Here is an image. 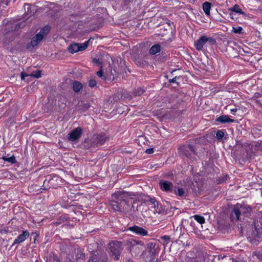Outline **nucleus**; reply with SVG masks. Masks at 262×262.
<instances>
[{
    "label": "nucleus",
    "mask_w": 262,
    "mask_h": 262,
    "mask_svg": "<svg viewBox=\"0 0 262 262\" xmlns=\"http://www.w3.org/2000/svg\"><path fill=\"white\" fill-rule=\"evenodd\" d=\"M160 189L167 192H173V185L171 182L167 181L160 180L159 182Z\"/></svg>",
    "instance_id": "9"
},
{
    "label": "nucleus",
    "mask_w": 262,
    "mask_h": 262,
    "mask_svg": "<svg viewBox=\"0 0 262 262\" xmlns=\"http://www.w3.org/2000/svg\"><path fill=\"white\" fill-rule=\"evenodd\" d=\"M116 72L115 70H112L111 67L110 63H109V66L106 69V78L105 80L108 81H114L116 79Z\"/></svg>",
    "instance_id": "11"
},
{
    "label": "nucleus",
    "mask_w": 262,
    "mask_h": 262,
    "mask_svg": "<svg viewBox=\"0 0 262 262\" xmlns=\"http://www.w3.org/2000/svg\"><path fill=\"white\" fill-rule=\"evenodd\" d=\"M179 196H182L184 194V190L182 188H178L177 189H173V192Z\"/></svg>",
    "instance_id": "23"
},
{
    "label": "nucleus",
    "mask_w": 262,
    "mask_h": 262,
    "mask_svg": "<svg viewBox=\"0 0 262 262\" xmlns=\"http://www.w3.org/2000/svg\"><path fill=\"white\" fill-rule=\"evenodd\" d=\"M24 9H25V11H26V13H27V15H30V16L32 15L33 12H32L30 11V9H31L30 5H29L28 4H25Z\"/></svg>",
    "instance_id": "22"
},
{
    "label": "nucleus",
    "mask_w": 262,
    "mask_h": 262,
    "mask_svg": "<svg viewBox=\"0 0 262 262\" xmlns=\"http://www.w3.org/2000/svg\"><path fill=\"white\" fill-rule=\"evenodd\" d=\"M160 51L161 46L159 44H156L150 48L149 50V53L151 55H155Z\"/></svg>",
    "instance_id": "15"
},
{
    "label": "nucleus",
    "mask_w": 262,
    "mask_h": 262,
    "mask_svg": "<svg viewBox=\"0 0 262 262\" xmlns=\"http://www.w3.org/2000/svg\"><path fill=\"white\" fill-rule=\"evenodd\" d=\"M96 83H89V86L93 88L96 86Z\"/></svg>",
    "instance_id": "34"
},
{
    "label": "nucleus",
    "mask_w": 262,
    "mask_h": 262,
    "mask_svg": "<svg viewBox=\"0 0 262 262\" xmlns=\"http://www.w3.org/2000/svg\"><path fill=\"white\" fill-rule=\"evenodd\" d=\"M10 0H0V2L6 5H8Z\"/></svg>",
    "instance_id": "29"
},
{
    "label": "nucleus",
    "mask_w": 262,
    "mask_h": 262,
    "mask_svg": "<svg viewBox=\"0 0 262 262\" xmlns=\"http://www.w3.org/2000/svg\"><path fill=\"white\" fill-rule=\"evenodd\" d=\"M211 4L210 3L206 2L203 4V9L207 15H210V10L211 9Z\"/></svg>",
    "instance_id": "16"
},
{
    "label": "nucleus",
    "mask_w": 262,
    "mask_h": 262,
    "mask_svg": "<svg viewBox=\"0 0 262 262\" xmlns=\"http://www.w3.org/2000/svg\"><path fill=\"white\" fill-rule=\"evenodd\" d=\"M50 27L46 26L42 28L40 32L36 34L31 39L30 43L27 45V49L37 46L42 39L49 33Z\"/></svg>",
    "instance_id": "2"
},
{
    "label": "nucleus",
    "mask_w": 262,
    "mask_h": 262,
    "mask_svg": "<svg viewBox=\"0 0 262 262\" xmlns=\"http://www.w3.org/2000/svg\"><path fill=\"white\" fill-rule=\"evenodd\" d=\"M194 219L200 224H203L205 223V218L201 215H194L192 216Z\"/></svg>",
    "instance_id": "19"
},
{
    "label": "nucleus",
    "mask_w": 262,
    "mask_h": 262,
    "mask_svg": "<svg viewBox=\"0 0 262 262\" xmlns=\"http://www.w3.org/2000/svg\"><path fill=\"white\" fill-rule=\"evenodd\" d=\"M233 30L234 33L240 34L242 33L243 28L241 27H233Z\"/></svg>",
    "instance_id": "25"
},
{
    "label": "nucleus",
    "mask_w": 262,
    "mask_h": 262,
    "mask_svg": "<svg viewBox=\"0 0 262 262\" xmlns=\"http://www.w3.org/2000/svg\"><path fill=\"white\" fill-rule=\"evenodd\" d=\"M2 159L5 161L10 163L11 164H14L16 162L15 157L14 156H12L9 158H7L6 157H3Z\"/></svg>",
    "instance_id": "20"
},
{
    "label": "nucleus",
    "mask_w": 262,
    "mask_h": 262,
    "mask_svg": "<svg viewBox=\"0 0 262 262\" xmlns=\"http://www.w3.org/2000/svg\"><path fill=\"white\" fill-rule=\"evenodd\" d=\"M215 43L216 40L214 38L203 35L201 36L199 39L194 42V45L198 51H201L204 46H212Z\"/></svg>",
    "instance_id": "3"
},
{
    "label": "nucleus",
    "mask_w": 262,
    "mask_h": 262,
    "mask_svg": "<svg viewBox=\"0 0 262 262\" xmlns=\"http://www.w3.org/2000/svg\"><path fill=\"white\" fill-rule=\"evenodd\" d=\"M148 205L150 206L151 209H154L155 213H160L162 211L161 206L159 205L158 202L154 199H150L148 202Z\"/></svg>",
    "instance_id": "10"
},
{
    "label": "nucleus",
    "mask_w": 262,
    "mask_h": 262,
    "mask_svg": "<svg viewBox=\"0 0 262 262\" xmlns=\"http://www.w3.org/2000/svg\"><path fill=\"white\" fill-rule=\"evenodd\" d=\"M229 10L231 12H234L237 13H239L240 14H244V12L239 8V6L236 4L233 7L230 8Z\"/></svg>",
    "instance_id": "17"
},
{
    "label": "nucleus",
    "mask_w": 262,
    "mask_h": 262,
    "mask_svg": "<svg viewBox=\"0 0 262 262\" xmlns=\"http://www.w3.org/2000/svg\"><path fill=\"white\" fill-rule=\"evenodd\" d=\"M93 61L95 63H99V59H93Z\"/></svg>",
    "instance_id": "35"
},
{
    "label": "nucleus",
    "mask_w": 262,
    "mask_h": 262,
    "mask_svg": "<svg viewBox=\"0 0 262 262\" xmlns=\"http://www.w3.org/2000/svg\"><path fill=\"white\" fill-rule=\"evenodd\" d=\"M41 71L39 70L33 71L27 70L26 72H23L20 74L21 80H25L26 77H27L28 81L32 80L33 78H38L41 77Z\"/></svg>",
    "instance_id": "5"
},
{
    "label": "nucleus",
    "mask_w": 262,
    "mask_h": 262,
    "mask_svg": "<svg viewBox=\"0 0 262 262\" xmlns=\"http://www.w3.org/2000/svg\"><path fill=\"white\" fill-rule=\"evenodd\" d=\"M90 40H88L83 43H74L70 45L68 48L69 52L72 54L78 51H82L85 50L89 45Z\"/></svg>",
    "instance_id": "6"
},
{
    "label": "nucleus",
    "mask_w": 262,
    "mask_h": 262,
    "mask_svg": "<svg viewBox=\"0 0 262 262\" xmlns=\"http://www.w3.org/2000/svg\"><path fill=\"white\" fill-rule=\"evenodd\" d=\"M129 230L138 235L145 236L147 234V231L142 227L134 226L129 228Z\"/></svg>",
    "instance_id": "12"
},
{
    "label": "nucleus",
    "mask_w": 262,
    "mask_h": 262,
    "mask_svg": "<svg viewBox=\"0 0 262 262\" xmlns=\"http://www.w3.org/2000/svg\"><path fill=\"white\" fill-rule=\"evenodd\" d=\"M216 122H221L222 123L233 122L234 120L230 119L227 115H222L216 118Z\"/></svg>",
    "instance_id": "14"
},
{
    "label": "nucleus",
    "mask_w": 262,
    "mask_h": 262,
    "mask_svg": "<svg viewBox=\"0 0 262 262\" xmlns=\"http://www.w3.org/2000/svg\"><path fill=\"white\" fill-rule=\"evenodd\" d=\"M177 78V76H176L174 77H173L172 79H169V82H175Z\"/></svg>",
    "instance_id": "32"
},
{
    "label": "nucleus",
    "mask_w": 262,
    "mask_h": 262,
    "mask_svg": "<svg viewBox=\"0 0 262 262\" xmlns=\"http://www.w3.org/2000/svg\"><path fill=\"white\" fill-rule=\"evenodd\" d=\"M176 71V70L173 71L171 74H172V73H173V72H175Z\"/></svg>",
    "instance_id": "37"
},
{
    "label": "nucleus",
    "mask_w": 262,
    "mask_h": 262,
    "mask_svg": "<svg viewBox=\"0 0 262 262\" xmlns=\"http://www.w3.org/2000/svg\"><path fill=\"white\" fill-rule=\"evenodd\" d=\"M30 235L27 230L23 231L22 234L19 235L14 241L13 244H18L25 241Z\"/></svg>",
    "instance_id": "13"
},
{
    "label": "nucleus",
    "mask_w": 262,
    "mask_h": 262,
    "mask_svg": "<svg viewBox=\"0 0 262 262\" xmlns=\"http://www.w3.org/2000/svg\"><path fill=\"white\" fill-rule=\"evenodd\" d=\"M97 75L100 77L102 78V79H104V78H106V76L103 75L102 69H100V70L97 72Z\"/></svg>",
    "instance_id": "26"
},
{
    "label": "nucleus",
    "mask_w": 262,
    "mask_h": 262,
    "mask_svg": "<svg viewBox=\"0 0 262 262\" xmlns=\"http://www.w3.org/2000/svg\"><path fill=\"white\" fill-rule=\"evenodd\" d=\"M245 208L241 205L237 204L233 208L231 218L235 219L237 220H239V215L242 213H244Z\"/></svg>",
    "instance_id": "8"
},
{
    "label": "nucleus",
    "mask_w": 262,
    "mask_h": 262,
    "mask_svg": "<svg viewBox=\"0 0 262 262\" xmlns=\"http://www.w3.org/2000/svg\"><path fill=\"white\" fill-rule=\"evenodd\" d=\"M73 90L75 92H79L82 88L81 83H73Z\"/></svg>",
    "instance_id": "21"
},
{
    "label": "nucleus",
    "mask_w": 262,
    "mask_h": 262,
    "mask_svg": "<svg viewBox=\"0 0 262 262\" xmlns=\"http://www.w3.org/2000/svg\"><path fill=\"white\" fill-rule=\"evenodd\" d=\"M110 246L114 258L118 259L119 258L120 251L122 249V243L120 242L113 241L110 243Z\"/></svg>",
    "instance_id": "4"
},
{
    "label": "nucleus",
    "mask_w": 262,
    "mask_h": 262,
    "mask_svg": "<svg viewBox=\"0 0 262 262\" xmlns=\"http://www.w3.org/2000/svg\"><path fill=\"white\" fill-rule=\"evenodd\" d=\"M89 82H96L95 80L94 79H91Z\"/></svg>",
    "instance_id": "36"
},
{
    "label": "nucleus",
    "mask_w": 262,
    "mask_h": 262,
    "mask_svg": "<svg viewBox=\"0 0 262 262\" xmlns=\"http://www.w3.org/2000/svg\"><path fill=\"white\" fill-rule=\"evenodd\" d=\"M106 138L103 135L98 136L95 139V142L100 145L103 144L106 141Z\"/></svg>",
    "instance_id": "18"
},
{
    "label": "nucleus",
    "mask_w": 262,
    "mask_h": 262,
    "mask_svg": "<svg viewBox=\"0 0 262 262\" xmlns=\"http://www.w3.org/2000/svg\"><path fill=\"white\" fill-rule=\"evenodd\" d=\"M224 136V132L222 130H219L217 132L216 134V137L218 139H221L223 138Z\"/></svg>",
    "instance_id": "24"
},
{
    "label": "nucleus",
    "mask_w": 262,
    "mask_h": 262,
    "mask_svg": "<svg viewBox=\"0 0 262 262\" xmlns=\"http://www.w3.org/2000/svg\"><path fill=\"white\" fill-rule=\"evenodd\" d=\"M237 111V109L236 108H235L231 109L230 111L232 114H234L235 112H236Z\"/></svg>",
    "instance_id": "33"
},
{
    "label": "nucleus",
    "mask_w": 262,
    "mask_h": 262,
    "mask_svg": "<svg viewBox=\"0 0 262 262\" xmlns=\"http://www.w3.org/2000/svg\"><path fill=\"white\" fill-rule=\"evenodd\" d=\"M72 82H77V81H72Z\"/></svg>",
    "instance_id": "38"
},
{
    "label": "nucleus",
    "mask_w": 262,
    "mask_h": 262,
    "mask_svg": "<svg viewBox=\"0 0 262 262\" xmlns=\"http://www.w3.org/2000/svg\"><path fill=\"white\" fill-rule=\"evenodd\" d=\"M154 152L153 148H148L146 150V153L147 154H150Z\"/></svg>",
    "instance_id": "28"
},
{
    "label": "nucleus",
    "mask_w": 262,
    "mask_h": 262,
    "mask_svg": "<svg viewBox=\"0 0 262 262\" xmlns=\"http://www.w3.org/2000/svg\"><path fill=\"white\" fill-rule=\"evenodd\" d=\"M24 26H25L24 23L21 22V23H19L16 25V28L17 29V28H23Z\"/></svg>",
    "instance_id": "27"
},
{
    "label": "nucleus",
    "mask_w": 262,
    "mask_h": 262,
    "mask_svg": "<svg viewBox=\"0 0 262 262\" xmlns=\"http://www.w3.org/2000/svg\"><path fill=\"white\" fill-rule=\"evenodd\" d=\"M79 258L81 259H83L85 257L84 254L81 251L79 252Z\"/></svg>",
    "instance_id": "30"
},
{
    "label": "nucleus",
    "mask_w": 262,
    "mask_h": 262,
    "mask_svg": "<svg viewBox=\"0 0 262 262\" xmlns=\"http://www.w3.org/2000/svg\"><path fill=\"white\" fill-rule=\"evenodd\" d=\"M82 129L81 127H78L73 130L68 136V139L71 141L77 140L81 136Z\"/></svg>",
    "instance_id": "7"
},
{
    "label": "nucleus",
    "mask_w": 262,
    "mask_h": 262,
    "mask_svg": "<svg viewBox=\"0 0 262 262\" xmlns=\"http://www.w3.org/2000/svg\"><path fill=\"white\" fill-rule=\"evenodd\" d=\"M128 192L117 191L112 195L113 200L111 202L112 208L115 211L125 212L128 210L129 205L127 199L130 196Z\"/></svg>",
    "instance_id": "1"
},
{
    "label": "nucleus",
    "mask_w": 262,
    "mask_h": 262,
    "mask_svg": "<svg viewBox=\"0 0 262 262\" xmlns=\"http://www.w3.org/2000/svg\"><path fill=\"white\" fill-rule=\"evenodd\" d=\"M257 102L262 105V97H260L258 99L256 100Z\"/></svg>",
    "instance_id": "31"
}]
</instances>
